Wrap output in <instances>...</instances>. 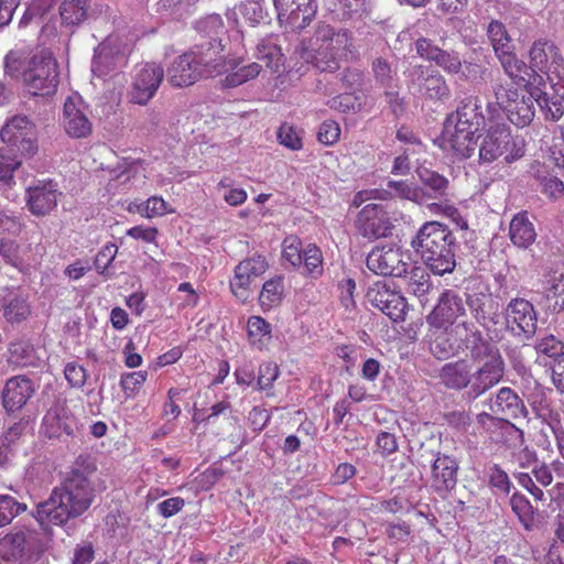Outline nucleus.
Returning a JSON list of instances; mask_svg holds the SVG:
<instances>
[{"label": "nucleus", "instance_id": "412c9836", "mask_svg": "<svg viewBox=\"0 0 564 564\" xmlns=\"http://www.w3.org/2000/svg\"><path fill=\"white\" fill-rule=\"evenodd\" d=\"M366 262L370 271L380 275L402 276L409 268V263L402 259L401 250L392 246L372 249Z\"/></svg>", "mask_w": 564, "mask_h": 564}, {"label": "nucleus", "instance_id": "13d9d810", "mask_svg": "<svg viewBox=\"0 0 564 564\" xmlns=\"http://www.w3.org/2000/svg\"><path fill=\"white\" fill-rule=\"evenodd\" d=\"M332 10L346 20L365 10V0H327Z\"/></svg>", "mask_w": 564, "mask_h": 564}, {"label": "nucleus", "instance_id": "5fc2aeb1", "mask_svg": "<svg viewBox=\"0 0 564 564\" xmlns=\"http://www.w3.org/2000/svg\"><path fill=\"white\" fill-rule=\"evenodd\" d=\"M421 182L434 193V197L444 196L448 187V180L437 172L427 169L419 170Z\"/></svg>", "mask_w": 564, "mask_h": 564}, {"label": "nucleus", "instance_id": "3c124183", "mask_svg": "<svg viewBox=\"0 0 564 564\" xmlns=\"http://www.w3.org/2000/svg\"><path fill=\"white\" fill-rule=\"evenodd\" d=\"M26 510V505L20 503L9 495L0 496V527H6L11 521Z\"/></svg>", "mask_w": 564, "mask_h": 564}, {"label": "nucleus", "instance_id": "37998d69", "mask_svg": "<svg viewBox=\"0 0 564 564\" xmlns=\"http://www.w3.org/2000/svg\"><path fill=\"white\" fill-rule=\"evenodd\" d=\"M45 433L50 438H61L73 435V423L67 417H62L56 413L48 412L43 419Z\"/></svg>", "mask_w": 564, "mask_h": 564}, {"label": "nucleus", "instance_id": "473e14b6", "mask_svg": "<svg viewBox=\"0 0 564 564\" xmlns=\"http://www.w3.org/2000/svg\"><path fill=\"white\" fill-rule=\"evenodd\" d=\"M387 187L388 189H376L373 197L379 199L400 198L412 202H420L423 197L422 189L408 180L389 181Z\"/></svg>", "mask_w": 564, "mask_h": 564}, {"label": "nucleus", "instance_id": "69168bd1", "mask_svg": "<svg viewBox=\"0 0 564 564\" xmlns=\"http://www.w3.org/2000/svg\"><path fill=\"white\" fill-rule=\"evenodd\" d=\"M541 185V192L551 199H558L564 195V183L553 175H535Z\"/></svg>", "mask_w": 564, "mask_h": 564}, {"label": "nucleus", "instance_id": "09e8293b", "mask_svg": "<svg viewBox=\"0 0 564 564\" xmlns=\"http://www.w3.org/2000/svg\"><path fill=\"white\" fill-rule=\"evenodd\" d=\"M257 58L264 63L265 67L276 73L282 65L283 54L276 45L261 43L257 46Z\"/></svg>", "mask_w": 564, "mask_h": 564}, {"label": "nucleus", "instance_id": "de8ad7c7", "mask_svg": "<svg viewBox=\"0 0 564 564\" xmlns=\"http://www.w3.org/2000/svg\"><path fill=\"white\" fill-rule=\"evenodd\" d=\"M423 89L425 95L431 99L442 100L449 95V88L445 78L437 72L425 77Z\"/></svg>", "mask_w": 564, "mask_h": 564}, {"label": "nucleus", "instance_id": "9b49d317", "mask_svg": "<svg viewBox=\"0 0 564 564\" xmlns=\"http://www.w3.org/2000/svg\"><path fill=\"white\" fill-rule=\"evenodd\" d=\"M495 97L499 108L506 113L511 123L519 128L529 126L534 116L536 96L525 95L511 85H498L495 88Z\"/></svg>", "mask_w": 564, "mask_h": 564}, {"label": "nucleus", "instance_id": "6e6d98bb", "mask_svg": "<svg viewBox=\"0 0 564 564\" xmlns=\"http://www.w3.org/2000/svg\"><path fill=\"white\" fill-rule=\"evenodd\" d=\"M328 106L329 108L338 110L344 113L357 112L361 110L362 98L355 94H340L332 98L328 101Z\"/></svg>", "mask_w": 564, "mask_h": 564}, {"label": "nucleus", "instance_id": "8fccbe9b", "mask_svg": "<svg viewBox=\"0 0 564 564\" xmlns=\"http://www.w3.org/2000/svg\"><path fill=\"white\" fill-rule=\"evenodd\" d=\"M276 137L283 147L292 151H299L303 148L302 130L297 129L293 124L288 122L282 123Z\"/></svg>", "mask_w": 564, "mask_h": 564}, {"label": "nucleus", "instance_id": "cd10ccee", "mask_svg": "<svg viewBox=\"0 0 564 564\" xmlns=\"http://www.w3.org/2000/svg\"><path fill=\"white\" fill-rule=\"evenodd\" d=\"M458 463L447 454L438 453L432 464L431 487L436 492H448L457 484Z\"/></svg>", "mask_w": 564, "mask_h": 564}, {"label": "nucleus", "instance_id": "680f3d73", "mask_svg": "<svg viewBox=\"0 0 564 564\" xmlns=\"http://www.w3.org/2000/svg\"><path fill=\"white\" fill-rule=\"evenodd\" d=\"M477 424L486 432L494 433L497 430L502 429H516V426L502 416L481 412L476 417Z\"/></svg>", "mask_w": 564, "mask_h": 564}, {"label": "nucleus", "instance_id": "f257e3e1", "mask_svg": "<svg viewBox=\"0 0 564 564\" xmlns=\"http://www.w3.org/2000/svg\"><path fill=\"white\" fill-rule=\"evenodd\" d=\"M481 346L471 360L478 364L474 369L465 358L446 362L440 370L441 382L451 390L468 389V394L478 398L498 384L505 373V362L499 350H487Z\"/></svg>", "mask_w": 564, "mask_h": 564}, {"label": "nucleus", "instance_id": "1a4fd4ad", "mask_svg": "<svg viewBox=\"0 0 564 564\" xmlns=\"http://www.w3.org/2000/svg\"><path fill=\"white\" fill-rule=\"evenodd\" d=\"M441 330V334H437L431 341V351L438 359H446L466 350H469L470 357H474L475 350L481 346L490 351L499 350L495 345L485 340L481 332L467 318Z\"/></svg>", "mask_w": 564, "mask_h": 564}, {"label": "nucleus", "instance_id": "a211bd4d", "mask_svg": "<svg viewBox=\"0 0 564 564\" xmlns=\"http://www.w3.org/2000/svg\"><path fill=\"white\" fill-rule=\"evenodd\" d=\"M368 302L393 322L404 321L408 303L405 297L392 290L386 282L378 281L367 291Z\"/></svg>", "mask_w": 564, "mask_h": 564}, {"label": "nucleus", "instance_id": "7c9ffc66", "mask_svg": "<svg viewBox=\"0 0 564 564\" xmlns=\"http://www.w3.org/2000/svg\"><path fill=\"white\" fill-rule=\"evenodd\" d=\"M509 238L518 248L527 249L536 239L534 225L527 212L516 214L509 225Z\"/></svg>", "mask_w": 564, "mask_h": 564}, {"label": "nucleus", "instance_id": "f704fd0d", "mask_svg": "<svg viewBox=\"0 0 564 564\" xmlns=\"http://www.w3.org/2000/svg\"><path fill=\"white\" fill-rule=\"evenodd\" d=\"M97 467L89 455H79L70 465L62 481H69L79 485H94L90 479Z\"/></svg>", "mask_w": 564, "mask_h": 564}, {"label": "nucleus", "instance_id": "4c0bfd02", "mask_svg": "<svg viewBox=\"0 0 564 564\" xmlns=\"http://www.w3.org/2000/svg\"><path fill=\"white\" fill-rule=\"evenodd\" d=\"M89 0H64L59 6L62 23L66 26H77L87 18Z\"/></svg>", "mask_w": 564, "mask_h": 564}, {"label": "nucleus", "instance_id": "49530a36", "mask_svg": "<svg viewBox=\"0 0 564 564\" xmlns=\"http://www.w3.org/2000/svg\"><path fill=\"white\" fill-rule=\"evenodd\" d=\"M24 249H22L15 241L13 240H1L0 241V256L3 260L22 270L25 265H28V259L24 257Z\"/></svg>", "mask_w": 564, "mask_h": 564}, {"label": "nucleus", "instance_id": "6ab92c4d", "mask_svg": "<svg viewBox=\"0 0 564 564\" xmlns=\"http://www.w3.org/2000/svg\"><path fill=\"white\" fill-rule=\"evenodd\" d=\"M278 21L293 31H302L314 20L317 12L315 0H273Z\"/></svg>", "mask_w": 564, "mask_h": 564}, {"label": "nucleus", "instance_id": "864d4df0", "mask_svg": "<svg viewBox=\"0 0 564 564\" xmlns=\"http://www.w3.org/2000/svg\"><path fill=\"white\" fill-rule=\"evenodd\" d=\"M261 65L259 63H250L248 65H242L238 67L236 70L229 73L225 83L228 87L239 86L260 74Z\"/></svg>", "mask_w": 564, "mask_h": 564}, {"label": "nucleus", "instance_id": "4be33fe9", "mask_svg": "<svg viewBox=\"0 0 564 564\" xmlns=\"http://www.w3.org/2000/svg\"><path fill=\"white\" fill-rule=\"evenodd\" d=\"M498 61L505 74L513 84L523 85L525 93L531 94L539 86H546L543 77L534 72L532 65H528L524 61L520 59L513 51L499 56Z\"/></svg>", "mask_w": 564, "mask_h": 564}, {"label": "nucleus", "instance_id": "ea45409f", "mask_svg": "<svg viewBox=\"0 0 564 564\" xmlns=\"http://www.w3.org/2000/svg\"><path fill=\"white\" fill-rule=\"evenodd\" d=\"M544 89L545 87L539 86L532 90L531 95L536 96V104L540 106L545 119L557 121L564 115L563 99L550 97Z\"/></svg>", "mask_w": 564, "mask_h": 564}, {"label": "nucleus", "instance_id": "ddd939ff", "mask_svg": "<svg viewBox=\"0 0 564 564\" xmlns=\"http://www.w3.org/2000/svg\"><path fill=\"white\" fill-rule=\"evenodd\" d=\"M1 140L22 155H33L37 151V133L35 124L26 116H14L9 119L0 131Z\"/></svg>", "mask_w": 564, "mask_h": 564}, {"label": "nucleus", "instance_id": "338daca9", "mask_svg": "<svg viewBox=\"0 0 564 564\" xmlns=\"http://www.w3.org/2000/svg\"><path fill=\"white\" fill-rule=\"evenodd\" d=\"M64 377L72 388L80 389L85 386L88 373L85 367L75 361H70L64 367Z\"/></svg>", "mask_w": 564, "mask_h": 564}, {"label": "nucleus", "instance_id": "9d476101", "mask_svg": "<svg viewBox=\"0 0 564 564\" xmlns=\"http://www.w3.org/2000/svg\"><path fill=\"white\" fill-rule=\"evenodd\" d=\"M135 41L128 35L111 34L96 48L91 70L98 77L118 73L129 63Z\"/></svg>", "mask_w": 564, "mask_h": 564}, {"label": "nucleus", "instance_id": "5701e85b", "mask_svg": "<svg viewBox=\"0 0 564 564\" xmlns=\"http://www.w3.org/2000/svg\"><path fill=\"white\" fill-rule=\"evenodd\" d=\"M35 393V384L25 375L9 378L1 391V403L9 414L22 410Z\"/></svg>", "mask_w": 564, "mask_h": 564}, {"label": "nucleus", "instance_id": "58836bf2", "mask_svg": "<svg viewBox=\"0 0 564 564\" xmlns=\"http://www.w3.org/2000/svg\"><path fill=\"white\" fill-rule=\"evenodd\" d=\"M487 34L497 58L513 51L512 40L502 22L492 20L487 28Z\"/></svg>", "mask_w": 564, "mask_h": 564}, {"label": "nucleus", "instance_id": "b1692460", "mask_svg": "<svg viewBox=\"0 0 564 564\" xmlns=\"http://www.w3.org/2000/svg\"><path fill=\"white\" fill-rule=\"evenodd\" d=\"M0 307L9 324H20L31 315L28 296L19 288H0Z\"/></svg>", "mask_w": 564, "mask_h": 564}, {"label": "nucleus", "instance_id": "423d86ee", "mask_svg": "<svg viewBox=\"0 0 564 564\" xmlns=\"http://www.w3.org/2000/svg\"><path fill=\"white\" fill-rule=\"evenodd\" d=\"M486 118L477 97L463 99L456 111L447 116L443 140L446 147L459 159L471 158L477 149V134L485 129Z\"/></svg>", "mask_w": 564, "mask_h": 564}, {"label": "nucleus", "instance_id": "0eeeda50", "mask_svg": "<svg viewBox=\"0 0 564 564\" xmlns=\"http://www.w3.org/2000/svg\"><path fill=\"white\" fill-rule=\"evenodd\" d=\"M411 245L433 273L444 275L455 269L456 237L446 225L426 221Z\"/></svg>", "mask_w": 564, "mask_h": 564}, {"label": "nucleus", "instance_id": "393cba45", "mask_svg": "<svg viewBox=\"0 0 564 564\" xmlns=\"http://www.w3.org/2000/svg\"><path fill=\"white\" fill-rule=\"evenodd\" d=\"M58 195L56 185L52 181H40L26 189V206L32 215L45 216L57 206Z\"/></svg>", "mask_w": 564, "mask_h": 564}, {"label": "nucleus", "instance_id": "0e129e2a", "mask_svg": "<svg viewBox=\"0 0 564 564\" xmlns=\"http://www.w3.org/2000/svg\"><path fill=\"white\" fill-rule=\"evenodd\" d=\"M340 127L335 120H324L317 131V140L324 145H334L340 139Z\"/></svg>", "mask_w": 564, "mask_h": 564}, {"label": "nucleus", "instance_id": "bb28decb", "mask_svg": "<svg viewBox=\"0 0 564 564\" xmlns=\"http://www.w3.org/2000/svg\"><path fill=\"white\" fill-rule=\"evenodd\" d=\"M489 410L492 414L502 416L507 421L528 416V410L523 401L508 387L499 389L495 398L490 399Z\"/></svg>", "mask_w": 564, "mask_h": 564}, {"label": "nucleus", "instance_id": "e433bc0d", "mask_svg": "<svg viewBox=\"0 0 564 564\" xmlns=\"http://www.w3.org/2000/svg\"><path fill=\"white\" fill-rule=\"evenodd\" d=\"M402 276L405 279L408 292L415 296L425 295L432 286L430 274L423 267L409 264L406 273Z\"/></svg>", "mask_w": 564, "mask_h": 564}, {"label": "nucleus", "instance_id": "c9c22d12", "mask_svg": "<svg viewBox=\"0 0 564 564\" xmlns=\"http://www.w3.org/2000/svg\"><path fill=\"white\" fill-rule=\"evenodd\" d=\"M237 25H257L265 18L263 0H246L234 8Z\"/></svg>", "mask_w": 564, "mask_h": 564}, {"label": "nucleus", "instance_id": "c03bdc74", "mask_svg": "<svg viewBox=\"0 0 564 564\" xmlns=\"http://www.w3.org/2000/svg\"><path fill=\"white\" fill-rule=\"evenodd\" d=\"M33 354L34 348L29 340H15L9 346L8 361L19 367H26L32 364Z\"/></svg>", "mask_w": 564, "mask_h": 564}, {"label": "nucleus", "instance_id": "dca6fc26", "mask_svg": "<svg viewBox=\"0 0 564 564\" xmlns=\"http://www.w3.org/2000/svg\"><path fill=\"white\" fill-rule=\"evenodd\" d=\"M505 319L507 329L512 335L524 339L532 338L538 328L536 310L523 297H514L507 304Z\"/></svg>", "mask_w": 564, "mask_h": 564}, {"label": "nucleus", "instance_id": "a19ab883", "mask_svg": "<svg viewBox=\"0 0 564 564\" xmlns=\"http://www.w3.org/2000/svg\"><path fill=\"white\" fill-rule=\"evenodd\" d=\"M544 294L547 301H553L554 310H564V267L551 272L545 281Z\"/></svg>", "mask_w": 564, "mask_h": 564}, {"label": "nucleus", "instance_id": "6e6552de", "mask_svg": "<svg viewBox=\"0 0 564 564\" xmlns=\"http://www.w3.org/2000/svg\"><path fill=\"white\" fill-rule=\"evenodd\" d=\"M478 161L480 164H491L500 158L506 163L521 159L525 153L524 141L514 137L505 122H491L481 133L477 134Z\"/></svg>", "mask_w": 564, "mask_h": 564}, {"label": "nucleus", "instance_id": "a18cd8bd", "mask_svg": "<svg viewBox=\"0 0 564 564\" xmlns=\"http://www.w3.org/2000/svg\"><path fill=\"white\" fill-rule=\"evenodd\" d=\"M304 273L316 279L323 274V254L316 245H308L303 251Z\"/></svg>", "mask_w": 564, "mask_h": 564}, {"label": "nucleus", "instance_id": "aec40b11", "mask_svg": "<svg viewBox=\"0 0 564 564\" xmlns=\"http://www.w3.org/2000/svg\"><path fill=\"white\" fill-rule=\"evenodd\" d=\"M355 226L358 234L369 240L386 238L391 235L393 228L387 210L379 204H367L361 208Z\"/></svg>", "mask_w": 564, "mask_h": 564}, {"label": "nucleus", "instance_id": "e2e57ef3", "mask_svg": "<svg viewBox=\"0 0 564 564\" xmlns=\"http://www.w3.org/2000/svg\"><path fill=\"white\" fill-rule=\"evenodd\" d=\"M535 349L538 352L554 358V360L563 358L564 355V344L557 339L554 335H547L542 337Z\"/></svg>", "mask_w": 564, "mask_h": 564}, {"label": "nucleus", "instance_id": "2eb2a0df", "mask_svg": "<svg viewBox=\"0 0 564 564\" xmlns=\"http://www.w3.org/2000/svg\"><path fill=\"white\" fill-rule=\"evenodd\" d=\"M467 318L464 299L453 290H444L433 310L426 316L431 329L441 330Z\"/></svg>", "mask_w": 564, "mask_h": 564}, {"label": "nucleus", "instance_id": "f3484780", "mask_svg": "<svg viewBox=\"0 0 564 564\" xmlns=\"http://www.w3.org/2000/svg\"><path fill=\"white\" fill-rule=\"evenodd\" d=\"M269 269L267 257L253 253L241 260L234 269V276L229 288L235 297L246 302L250 296L251 284L261 278Z\"/></svg>", "mask_w": 564, "mask_h": 564}, {"label": "nucleus", "instance_id": "f03ea898", "mask_svg": "<svg viewBox=\"0 0 564 564\" xmlns=\"http://www.w3.org/2000/svg\"><path fill=\"white\" fill-rule=\"evenodd\" d=\"M355 50L351 31L336 29L326 22H318L314 33L301 41L297 48L300 57L321 72H336L341 61Z\"/></svg>", "mask_w": 564, "mask_h": 564}, {"label": "nucleus", "instance_id": "4d7b16f0", "mask_svg": "<svg viewBox=\"0 0 564 564\" xmlns=\"http://www.w3.org/2000/svg\"><path fill=\"white\" fill-rule=\"evenodd\" d=\"M145 370L123 373L120 378V387L127 398H133L147 381Z\"/></svg>", "mask_w": 564, "mask_h": 564}, {"label": "nucleus", "instance_id": "603ef678", "mask_svg": "<svg viewBox=\"0 0 564 564\" xmlns=\"http://www.w3.org/2000/svg\"><path fill=\"white\" fill-rule=\"evenodd\" d=\"M302 241L296 236H288L282 242V258L293 267H301L303 261Z\"/></svg>", "mask_w": 564, "mask_h": 564}, {"label": "nucleus", "instance_id": "052dcab7", "mask_svg": "<svg viewBox=\"0 0 564 564\" xmlns=\"http://www.w3.org/2000/svg\"><path fill=\"white\" fill-rule=\"evenodd\" d=\"M494 300L490 294H473L467 297V303L471 313L477 321H485L488 315V307L492 304Z\"/></svg>", "mask_w": 564, "mask_h": 564}, {"label": "nucleus", "instance_id": "20e7f679", "mask_svg": "<svg viewBox=\"0 0 564 564\" xmlns=\"http://www.w3.org/2000/svg\"><path fill=\"white\" fill-rule=\"evenodd\" d=\"M4 72L11 78H21L25 90L36 97L53 96L59 83L57 62L45 50L32 56L10 51L4 57Z\"/></svg>", "mask_w": 564, "mask_h": 564}, {"label": "nucleus", "instance_id": "2f4dec72", "mask_svg": "<svg viewBox=\"0 0 564 564\" xmlns=\"http://www.w3.org/2000/svg\"><path fill=\"white\" fill-rule=\"evenodd\" d=\"M247 338L253 349L263 351L272 340V326L263 317L252 315L247 321Z\"/></svg>", "mask_w": 564, "mask_h": 564}, {"label": "nucleus", "instance_id": "f8f14e48", "mask_svg": "<svg viewBox=\"0 0 564 564\" xmlns=\"http://www.w3.org/2000/svg\"><path fill=\"white\" fill-rule=\"evenodd\" d=\"M529 57L535 73L544 74L553 87L564 86V58L553 42L535 41L530 48Z\"/></svg>", "mask_w": 564, "mask_h": 564}, {"label": "nucleus", "instance_id": "7ed1b4c3", "mask_svg": "<svg viewBox=\"0 0 564 564\" xmlns=\"http://www.w3.org/2000/svg\"><path fill=\"white\" fill-rule=\"evenodd\" d=\"M95 499V485L61 481L46 500L35 506L33 517L44 530L52 525L64 527L69 520L87 512Z\"/></svg>", "mask_w": 564, "mask_h": 564}, {"label": "nucleus", "instance_id": "4468645a", "mask_svg": "<svg viewBox=\"0 0 564 564\" xmlns=\"http://www.w3.org/2000/svg\"><path fill=\"white\" fill-rule=\"evenodd\" d=\"M164 78L162 65L147 62L135 66L129 90L132 104L145 106L154 98Z\"/></svg>", "mask_w": 564, "mask_h": 564}, {"label": "nucleus", "instance_id": "79ce46f5", "mask_svg": "<svg viewBox=\"0 0 564 564\" xmlns=\"http://www.w3.org/2000/svg\"><path fill=\"white\" fill-rule=\"evenodd\" d=\"M21 165V160L12 152V149H0V186L11 187L13 173Z\"/></svg>", "mask_w": 564, "mask_h": 564}, {"label": "nucleus", "instance_id": "774afa93", "mask_svg": "<svg viewBox=\"0 0 564 564\" xmlns=\"http://www.w3.org/2000/svg\"><path fill=\"white\" fill-rule=\"evenodd\" d=\"M510 506L519 520L527 527L533 514L532 506L527 497L518 492L513 494L510 498Z\"/></svg>", "mask_w": 564, "mask_h": 564}, {"label": "nucleus", "instance_id": "a878e982", "mask_svg": "<svg viewBox=\"0 0 564 564\" xmlns=\"http://www.w3.org/2000/svg\"><path fill=\"white\" fill-rule=\"evenodd\" d=\"M415 48L422 58L435 62L447 74H458L463 68V61L457 52L442 50L430 39L416 40Z\"/></svg>", "mask_w": 564, "mask_h": 564}, {"label": "nucleus", "instance_id": "c756f323", "mask_svg": "<svg viewBox=\"0 0 564 564\" xmlns=\"http://www.w3.org/2000/svg\"><path fill=\"white\" fill-rule=\"evenodd\" d=\"M31 532L15 528L0 539V564H21Z\"/></svg>", "mask_w": 564, "mask_h": 564}, {"label": "nucleus", "instance_id": "39448f33", "mask_svg": "<svg viewBox=\"0 0 564 564\" xmlns=\"http://www.w3.org/2000/svg\"><path fill=\"white\" fill-rule=\"evenodd\" d=\"M224 47L218 40L197 44L178 55L167 67V82L173 87H188L204 77L226 70Z\"/></svg>", "mask_w": 564, "mask_h": 564}, {"label": "nucleus", "instance_id": "72a5a7b5", "mask_svg": "<svg viewBox=\"0 0 564 564\" xmlns=\"http://www.w3.org/2000/svg\"><path fill=\"white\" fill-rule=\"evenodd\" d=\"M284 296V276L275 275L267 280L259 294V305L263 312L279 306Z\"/></svg>", "mask_w": 564, "mask_h": 564}, {"label": "nucleus", "instance_id": "bf43d9fd", "mask_svg": "<svg viewBox=\"0 0 564 564\" xmlns=\"http://www.w3.org/2000/svg\"><path fill=\"white\" fill-rule=\"evenodd\" d=\"M167 203L161 196H151L138 204V213L144 218H154L165 215Z\"/></svg>", "mask_w": 564, "mask_h": 564}, {"label": "nucleus", "instance_id": "c85d7f7f", "mask_svg": "<svg viewBox=\"0 0 564 564\" xmlns=\"http://www.w3.org/2000/svg\"><path fill=\"white\" fill-rule=\"evenodd\" d=\"M62 124L67 135L74 139L87 138L93 131L90 120L72 97L64 102Z\"/></svg>", "mask_w": 564, "mask_h": 564}]
</instances>
